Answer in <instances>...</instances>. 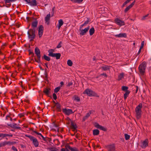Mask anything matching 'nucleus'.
I'll list each match as a JSON object with an SVG mask.
<instances>
[{"label":"nucleus","mask_w":151,"mask_h":151,"mask_svg":"<svg viewBox=\"0 0 151 151\" xmlns=\"http://www.w3.org/2000/svg\"><path fill=\"white\" fill-rule=\"evenodd\" d=\"M148 14H147V15H146L143 17L141 19V20H145L146 19V17H147L148 16Z\"/></svg>","instance_id":"nucleus-56"},{"label":"nucleus","mask_w":151,"mask_h":151,"mask_svg":"<svg viewBox=\"0 0 151 151\" xmlns=\"http://www.w3.org/2000/svg\"><path fill=\"white\" fill-rule=\"evenodd\" d=\"M50 50H49L48 51L49 54L48 55L49 56H51L52 57H55L56 59L58 60L60 59L61 55L60 53H53L52 52H50Z\"/></svg>","instance_id":"nucleus-6"},{"label":"nucleus","mask_w":151,"mask_h":151,"mask_svg":"<svg viewBox=\"0 0 151 151\" xmlns=\"http://www.w3.org/2000/svg\"><path fill=\"white\" fill-rule=\"evenodd\" d=\"M32 131H33V132L37 134L40 135L42 137V139L44 141H46V142L47 141V140H46V139L45 138V137H44L41 134V133H40L36 131L33 130Z\"/></svg>","instance_id":"nucleus-25"},{"label":"nucleus","mask_w":151,"mask_h":151,"mask_svg":"<svg viewBox=\"0 0 151 151\" xmlns=\"http://www.w3.org/2000/svg\"><path fill=\"white\" fill-rule=\"evenodd\" d=\"M128 89V87L125 86H122V90L123 91L125 92L127 91H129Z\"/></svg>","instance_id":"nucleus-33"},{"label":"nucleus","mask_w":151,"mask_h":151,"mask_svg":"<svg viewBox=\"0 0 151 151\" xmlns=\"http://www.w3.org/2000/svg\"><path fill=\"white\" fill-rule=\"evenodd\" d=\"M141 49H140V48H139V51H138V53H137V54L138 55H139L140 53L141 52Z\"/></svg>","instance_id":"nucleus-63"},{"label":"nucleus","mask_w":151,"mask_h":151,"mask_svg":"<svg viewBox=\"0 0 151 151\" xmlns=\"http://www.w3.org/2000/svg\"><path fill=\"white\" fill-rule=\"evenodd\" d=\"M135 2V1L134 0L133 2L127 7L124 9V12L125 13H126L129 10L131 9L134 5Z\"/></svg>","instance_id":"nucleus-11"},{"label":"nucleus","mask_w":151,"mask_h":151,"mask_svg":"<svg viewBox=\"0 0 151 151\" xmlns=\"http://www.w3.org/2000/svg\"><path fill=\"white\" fill-rule=\"evenodd\" d=\"M50 17V13L47 14L45 18V21L47 22V24L49 25L50 23L49 21Z\"/></svg>","instance_id":"nucleus-18"},{"label":"nucleus","mask_w":151,"mask_h":151,"mask_svg":"<svg viewBox=\"0 0 151 151\" xmlns=\"http://www.w3.org/2000/svg\"><path fill=\"white\" fill-rule=\"evenodd\" d=\"M142 107V103H140L136 107L135 109V111L136 113V116L137 119H139L141 117V109Z\"/></svg>","instance_id":"nucleus-1"},{"label":"nucleus","mask_w":151,"mask_h":151,"mask_svg":"<svg viewBox=\"0 0 151 151\" xmlns=\"http://www.w3.org/2000/svg\"><path fill=\"white\" fill-rule=\"evenodd\" d=\"M63 23L64 22L62 19H60L58 20V24L57 25L58 29H60L61 26L63 24Z\"/></svg>","instance_id":"nucleus-26"},{"label":"nucleus","mask_w":151,"mask_h":151,"mask_svg":"<svg viewBox=\"0 0 151 151\" xmlns=\"http://www.w3.org/2000/svg\"><path fill=\"white\" fill-rule=\"evenodd\" d=\"M144 41H142L141 43V45L140 46V49H142L144 46Z\"/></svg>","instance_id":"nucleus-50"},{"label":"nucleus","mask_w":151,"mask_h":151,"mask_svg":"<svg viewBox=\"0 0 151 151\" xmlns=\"http://www.w3.org/2000/svg\"><path fill=\"white\" fill-rule=\"evenodd\" d=\"M115 21L117 24L120 26L124 25L125 24L124 22V21L121 20L118 18L115 19Z\"/></svg>","instance_id":"nucleus-8"},{"label":"nucleus","mask_w":151,"mask_h":151,"mask_svg":"<svg viewBox=\"0 0 151 151\" xmlns=\"http://www.w3.org/2000/svg\"><path fill=\"white\" fill-rule=\"evenodd\" d=\"M65 147H66V148H68L70 150V149L72 147L69 145V144H66V145Z\"/></svg>","instance_id":"nucleus-55"},{"label":"nucleus","mask_w":151,"mask_h":151,"mask_svg":"<svg viewBox=\"0 0 151 151\" xmlns=\"http://www.w3.org/2000/svg\"><path fill=\"white\" fill-rule=\"evenodd\" d=\"M124 136L125 137V139L126 140H128L130 138V136L127 134H124Z\"/></svg>","instance_id":"nucleus-44"},{"label":"nucleus","mask_w":151,"mask_h":151,"mask_svg":"<svg viewBox=\"0 0 151 151\" xmlns=\"http://www.w3.org/2000/svg\"><path fill=\"white\" fill-rule=\"evenodd\" d=\"M86 25L85 24H84V23L82 24L80 26V29H81L82 27H83V26H85Z\"/></svg>","instance_id":"nucleus-61"},{"label":"nucleus","mask_w":151,"mask_h":151,"mask_svg":"<svg viewBox=\"0 0 151 151\" xmlns=\"http://www.w3.org/2000/svg\"><path fill=\"white\" fill-rule=\"evenodd\" d=\"M4 1L6 4H7L8 3L11 4V2H13L12 0H5Z\"/></svg>","instance_id":"nucleus-45"},{"label":"nucleus","mask_w":151,"mask_h":151,"mask_svg":"<svg viewBox=\"0 0 151 151\" xmlns=\"http://www.w3.org/2000/svg\"><path fill=\"white\" fill-rule=\"evenodd\" d=\"M99 129L104 131H107V129L106 128L101 125Z\"/></svg>","instance_id":"nucleus-40"},{"label":"nucleus","mask_w":151,"mask_h":151,"mask_svg":"<svg viewBox=\"0 0 151 151\" xmlns=\"http://www.w3.org/2000/svg\"><path fill=\"white\" fill-rule=\"evenodd\" d=\"M92 112V111H90L89 112L86 114V115L84 116L83 118L82 122H84L86 119H88V117L90 116Z\"/></svg>","instance_id":"nucleus-14"},{"label":"nucleus","mask_w":151,"mask_h":151,"mask_svg":"<svg viewBox=\"0 0 151 151\" xmlns=\"http://www.w3.org/2000/svg\"><path fill=\"white\" fill-rule=\"evenodd\" d=\"M130 91H126L125 93L124 94V99L125 100L127 98V97L129 96V94L130 93Z\"/></svg>","instance_id":"nucleus-29"},{"label":"nucleus","mask_w":151,"mask_h":151,"mask_svg":"<svg viewBox=\"0 0 151 151\" xmlns=\"http://www.w3.org/2000/svg\"><path fill=\"white\" fill-rule=\"evenodd\" d=\"M104 76L106 77H107V75L106 73H103L101 74L100 75V76Z\"/></svg>","instance_id":"nucleus-58"},{"label":"nucleus","mask_w":151,"mask_h":151,"mask_svg":"<svg viewBox=\"0 0 151 151\" xmlns=\"http://www.w3.org/2000/svg\"><path fill=\"white\" fill-rule=\"evenodd\" d=\"M11 4L8 3L7 4H6V7H9L10 6Z\"/></svg>","instance_id":"nucleus-60"},{"label":"nucleus","mask_w":151,"mask_h":151,"mask_svg":"<svg viewBox=\"0 0 151 151\" xmlns=\"http://www.w3.org/2000/svg\"><path fill=\"white\" fill-rule=\"evenodd\" d=\"M136 90L135 91V93H137L138 91L139 87L138 86H136Z\"/></svg>","instance_id":"nucleus-59"},{"label":"nucleus","mask_w":151,"mask_h":151,"mask_svg":"<svg viewBox=\"0 0 151 151\" xmlns=\"http://www.w3.org/2000/svg\"><path fill=\"white\" fill-rule=\"evenodd\" d=\"M55 9V7L54 6L52 8V14L51 15V17H52L54 15V12Z\"/></svg>","instance_id":"nucleus-53"},{"label":"nucleus","mask_w":151,"mask_h":151,"mask_svg":"<svg viewBox=\"0 0 151 151\" xmlns=\"http://www.w3.org/2000/svg\"><path fill=\"white\" fill-rule=\"evenodd\" d=\"M89 29V27L88 26L87 27L85 28L84 29H82L80 32V35H85L88 31Z\"/></svg>","instance_id":"nucleus-10"},{"label":"nucleus","mask_w":151,"mask_h":151,"mask_svg":"<svg viewBox=\"0 0 151 151\" xmlns=\"http://www.w3.org/2000/svg\"><path fill=\"white\" fill-rule=\"evenodd\" d=\"M113 36L114 37H118L126 38L127 37V34L126 33H120L119 34L113 35Z\"/></svg>","instance_id":"nucleus-12"},{"label":"nucleus","mask_w":151,"mask_h":151,"mask_svg":"<svg viewBox=\"0 0 151 151\" xmlns=\"http://www.w3.org/2000/svg\"><path fill=\"white\" fill-rule=\"evenodd\" d=\"M131 1V0H127L123 4L122 6V7H124L125 5L129 3Z\"/></svg>","instance_id":"nucleus-42"},{"label":"nucleus","mask_w":151,"mask_h":151,"mask_svg":"<svg viewBox=\"0 0 151 151\" xmlns=\"http://www.w3.org/2000/svg\"><path fill=\"white\" fill-rule=\"evenodd\" d=\"M13 135L12 134H3L2 133H0V137L1 138V139L4 138L6 137H12Z\"/></svg>","instance_id":"nucleus-15"},{"label":"nucleus","mask_w":151,"mask_h":151,"mask_svg":"<svg viewBox=\"0 0 151 151\" xmlns=\"http://www.w3.org/2000/svg\"><path fill=\"white\" fill-rule=\"evenodd\" d=\"M28 37L29 39H31V41L33 40L35 37V29H30L27 32Z\"/></svg>","instance_id":"nucleus-3"},{"label":"nucleus","mask_w":151,"mask_h":151,"mask_svg":"<svg viewBox=\"0 0 151 151\" xmlns=\"http://www.w3.org/2000/svg\"><path fill=\"white\" fill-rule=\"evenodd\" d=\"M45 78H46V79H47L48 78V77H47V69L45 68Z\"/></svg>","instance_id":"nucleus-51"},{"label":"nucleus","mask_w":151,"mask_h":151,"mask_svg":"<svg viewBox=\"0 0 151 151\" xmlns=\"http://www.w3.org/2000/svg\"><path fill=\"white\" fill-rule=\"evenodd\" d=\"M32 1H30V3H28V4L32 6H35L37 5V4L36 0H32Z\"/></svg>","instance_id":"nucleus-24"},{"label":"nucleus","mask_w":151,"mask_h":151,"mask_svg":"<svg viewBox=\"0 0 151 151\" xmlns=\"http://www.w3.org/2000/svg\"><path fill=\"white\" fill-rule=\"evenodd\" d=\"M94 126L96 127L97 129H99L101 125H100L97 122H95L94 124Z\"/></svg>","instance_id":"nucleus-43"},{"label":"nucleus","mask_w":151,"mask_h":151,"mask_svg":"<svg viewBox=\"0 0 151 151\" xmlns=\"http://www.w3.org/2000/svg\"><path fill=\"white\" fill-rule=\"evenodd\" d=\"M43 32L42 31H38V35L39 37H41L43 34Z\"/></svg>","instance_id":"nucleus-47"},{"label":"nucleus","mask_w":151,"mask_h":151,"mask_svg":"<svg viewBox=\"0 0 151 151\" xmlns=\"http://www.w3.org/2000/svg\"><path fill=\"white\" fill-rule=\"evenodd\" d=\"M13 143L10 141H5L0 143V147H4L7 145H12Z\"/></svg>","instance_id":"nucleus-16"},{"label":"nucleus","mask_w":151,"mask_h":151,"mask_svg":"<svg viewBox=\"0 0 151 151\" xmlns=\"http://www.w3.org/2000/svg\"><path fill=\"white\" fill-rule=\"evenodd\" d=\"M8 125L11 127L14 128L16 129H21V128L19 127H17L16 126L17 125V124L16 123H14L13 124H7Z\"/></svg>","instance_id":"nucleus-19"},{"label":"nucleus","mask_w":151,"mask_h":151,"mask_svg":"<svg viewBox=\"0 0 151 151\" xmlns=\"http://www.w3.org/2000/svg\"><path fill=\"white\" fill-rule=\"evenodd\" d=\"M12 149L13 150V151H17V149L16 147L14 146H13L12 147Z\"/></svg>","instance_id":"nucleus-52"},{"label":"nucleus","mask_w":151,"mask_h":151,"mask_svg":"<svg viewBox=\"0 0 151 151\" xmlns=\"http://www.w3.org/2000/svg\"><path fill=\"white\" fill-rule=\"evenodd\" d=\"M62 43V42L60 41L59 43L58 44V45L57 46V48H60L61 47V44Z\"/></svg>","instance_id":"nucleus-54"},{"label":"nucleus","mask_w":151,"mask_h":151,"mask_svg":"<svg viewBox=\"0 0 151 151\" xmlns=\"http://www.w3.org/2000/svg\"><path fill=\"white\" fill-rule=\"evenodd\" d=\"M147 67V63L145 62H142L139 66L138 69L140 73L143 75L145 73V69Z\"/></svg>","instance_id":"nucleus-2"},{"label":"nucleus","mask_w":151,"mask_h":151,"mask_svg":"<svg viewBox=\"0 0 151 151\" xmlns=\"http://www.w3.org/2000/svg\"><path fill=\"white\" fill-rule=\"evenodd\" d=\"M51 89L50 88H45L44 89L43 92L48 97L52 98L51 96H49V94L50 93Z\"/></svg>","instance_id":"nucleus-9"},{"label":"nucleus","mask_w":151,"mask_h":151,"mask_svg":"<svg viewBox=\"0 0 151 151\" xmlns=\"http://www.w3.org/2000/svg\"><path fill=\"white\" fill-rule=\"evenodd\" d=\"M108 151H115V148L114 145H110L108 146Z\"/></svg>","instance_id":"nucleus-20"},{"label":"nucleus","mask_w":151,"mask_h":151,"mask_svg":"<svg viewBox=\"0 0 151 151\" xmlns=\"http://www.w3.org/2000/svg\"><path fill=\"white\" fill-rule=\"evenodd\" d=\"M111 68V66L106 65H104L101 67L102 70L104 71H107L109 70Z\"/></svg>","instance_id":"nucleus-23"},{"label":"nucleus","mask_w":151,"mask_h":151,"mask_svg":"<svg viewBox=\"0 0 151 151\" xmlns=\"http://www.w3.org/2000/svg\"><path fill=\"white\" fill-rule=\"evenodd\" d=\"M66 119L67 120V121H70L71 122V121H72L71 119L69 117H67V118H66Z\"/></svg>","instance_id":"nucleus-64"},{"label":"nucleus","mask_w":151,"mask_h":151,"mask_svg":"<svg viewBox=\"0 0 151 151\" xmlns=\"http://www.w3.org/2000/svg\"><path fill=\"white\" fill-rule=\"evenodd\" d=\"M35 21L33 22L32 23V26L33 28V29L37 27L38 24V22L37 20V19H34Z\"/></svg>","instance_id":"nucleus-21"},{"label":"nucleus","mask_w":151,"mask_h":151,"mask_svg":"<svg viewBox=\"0 0 151 151\" xmlns=\"http://www.w3.org/2000/svg\"><path fill=\"white\" fill-rule=\"evenodd\" d=\"M93 135H98L99 134V131L98 129H94L93 131Z\"/></svg>","instance_id":"nucleus-28"},{"label":"nucleus","mask_w":151,"mask_h":151,"mask_svg":"<svg viewBox=\"0 0 151 151\" xmlns=\"http://www.w3.org/2000/svg\"><path fill=\"white\" fill-rule=\"evenodd\" d=\"M60 89V86L56 88L54 90V92L55 93H57L59 91Z\"/></svg>","instance_id":"nucleus-38"},{"label":"nucleus","mask_w":151,"mask_h":151,"mask_svg":"<svg viewBox=\"0 0 151 151\" xmlns=\"http://www.w3.org/2000/svg\"><path fill=\"white\" fill-rule=\"evenodd\" d=\"M44 27L42 25H41L39 27L38 31H42L43 32Z\"/></svg>","instance_id":"nucleus-41"},{"label":"nucleus","mask_w":151,"mask_h":151,"mask_svg":"<svg viewBox=\"0 0 151 151\" xmlns=\"http://www.w3.org/2000/svg\"><path fill=\"white\" fill-rule=\"evenodd\" d=\"M53 97L55 100H56L57 99V96L56 94L54 93L52 94Z\"/></svg>","instance_id":"nucleus-48"},{"label":"nucleus","mask_w":151,"mask_h":151,"mask_svg":"<svg viewBox=\"0 0 151 151\" xmlns=\"http://www.w3.org/2000/svg\"><path fill=\"white\" fill-rule=\"evenodd\" d=\"M19 116L20 117H22L24 116V114H19Z\"/></svg>","instance_id":"nucleus-62"},{"label":"nucleus","mask_w":151,"mask_h":151,"mask_svg":"<svg viewBox=\"0 0 151 151\" xmlns=\"http://www.w3.org/2000/svg\"><path fill=\"white\" fill-rule=\"evenodd\" d=\"M83 93L84 94H86L89 96H94L97 97H99V96L98 95L97 93L92 91L91 90L88 88L86 89L83 92Z\"/></svg>","instance_id":"nucleus-4"},{"label":"nucleus","mask_w":151,"mask_h":151,"mask_svg":"<svg viewBox=\"0 0 151 151\" xmlns=\"http://www.w3.org/2000/svg\"><path fill=\"white\" fill-rule=\"evenodd\" d=\"M71 151H78V150L77 148L76 147H71L70 150Z\"/></svg>","instance_id":"nucleus-46"},{"label":"nucleus","mask_w":151,"mask_h":151,"mask_svg":"<svg viewBox=\"0 0 151 151\" xmlns=\"http://www.w3.org/2000/svg\"><path fill=\"white\" fill-rule=\"evenodd\" d=\"M124 74L123 73H121L119 74L118 77V80L119 81L124 78Z\"/></svg>","instance_id":"nucleus-30"},{"label":"nucleus","mask_w":151,"mask_h":151,"mask_svg":"<svg viewBox=\"0 0 151 151\" xmlns=\"http://www.w3.org/2000/svg\"><path fill=\"white\" fill-rule=\"evenodd\" d=\"M71 125L72 126V128L74 129H76L77 128L76 124H74L73 121H71Z\"/></svg>","instance_id":"nucleus-31"},{"label":"nucleus","mask_w":151,"mask_h":151,"mask_svg":"<svg viewBox=\"0 0 151 151\" xmlns=\"http://www.w3.org/2000/svg\"><path fill=\"white\" fill-rule=\"evenodd\" d=\"M55 106H56V110L57 111L59 112H61V105L58 102H57L55 103Z\"/></svg>","instance_id":"nucleus-22"},{"label":"nucleus","mask_w":151,"mask_h":151,"mask_svg":"<svg viewBox=\"0 0 151 151\" xmlns=\"http://www.w3.org/2000/svg\"><path fill=\"white\" fill-rule=\"evenodd\" d=\"M42 58V59H44L48 61H50V58L49 57L47 56L45 54H44Z\"/></svg>","instance_id":"nucleus-27"},{"label":"nucleus","mask_w":151,"mask_h":151,"mask_svg":"<svg viewBox=\"0 0 151 151\" xmlns=\"http://www.w3.org/2000/svg\"><path fill=\"white\" fill-rule=\"evenodd\" d=\"M28 51L29 52V55H31L32 57H33L34 56V54L33 51H31L30 49H29Z\"/></svg>","instance_id":"nucleus-39"},{"label":"nucleus","mask_w":151,"mask_h":151,"mask_svg":"<svg viewBox=\"0 0 151 151\" xmlns=\"http://www.w3.org/2000/svg\"><path fill=\"white\" fill-rule=\"evenodd\" d=\"M73 84V83L71 81L70 82H69L68 83V84L67 85V86H72Z\"/></svg>","instance_id":"nucleus-57"},{"label":"nucleus","mask_w":151,"mask_h":151,"mask_svg":"<svg viewBox=\"0 0 151 151\" xmlns=\"http://www.w3.org/2000/svg\"><path fill=\"white\" fill-rule=\"evenodd\" d=\"M37 57V59L36 58H34L35 61L36 62L38 63H41V61L40 60L41 56H38V57Z\"/></svg>","instance_id":"nucleus-35"},{"label":"nucleus","mask_w":151,"mask_h":151,"mask_svg":"<svg viewBox=\"0 0 151 151\" xmlns=\"http://www.w3.org/2000/svg\"><path fill=\"white\" fill-rule=\"evenodd\" d=\"M35 54L37 57L41 56L40 51L38 47H36L35 50Z\"/></svg>","instance_id":"nucleus-17"},{"label":"nucleus","mask_w":151,"mask_h":151,"mask_svg":"<svg viewBox=\"0 0 151 151\" xmlns=\"http://www.w3.org/2000/svg\"><path fill=\"white\" fill-rule=\"evenodd\" d=\"M89 32L90 35H92L94 33L95 29L93 27L90 29Z\"/></svg>","instance_id":"nucleus-32"},{"label":"nucleus","mask_w":151,"mask_h":151,"mask_svg":"<svg viewBox=\"0 0 151 151\" xmlns=\"http://www.w3.org/2000/svg\"><path fill=\"white\" fill-rule=\"evenodd\" d=\"M62 112L65 114L67 115H69L74 113L71 109H67L65 108L62 109Z\"/></svg>","instance_id":"nucleus-7"},{"label":"nucleus","mask_w":151,"mask_h":151,"mask_svg":"<svg viewBox=\"0 0 151 151\" xmlns=\"http://www.w3.org/2000/svg\"><path fill=\"white\" fill-rule=\"evenodd\" d=\"M148 139H146L142 143L141 146L142 148H145L148 145Z\"/></svg>","instance_id":"nucleus-13"},{"label":"nucleus","mask_w":151,"mask_h":151,"mask_svg":"<svg viewBox=\"0 0 151 151\" xmlns=\"http://www.w3.org/2000/svg\"><path fill=\"white\" fill-rule=\"evenodd\" d=\"M74 100L76 101L77 102H79L80 101V98L79 97L76 95L74 96Z\"/></svg>","instance_id":"nucleus-36"},{"label":"nucleus","mask_w":151,"mask_h":151,"mask_svg":"<svg viewBox=\"0 0 151 151\" xmlns=\"http://www.w3.org/2000/svg\"><path fill=\"white\" fill-rule=\"evenodd\" d=\"M90 22V19L89 18H87V20L84 23L86 25L89 22Z\"/></svg>","instance_id":"nucleus-49"},{"label":"nucleus","mask_w":151,"mask_h":151,"mask_svg":"<svg viewBox=\"0 0 151 151\" xmlns=\"http://www.w3.org/2000/svg\"><path fill=\"white\" fill-rule=\"evenodd\" d=\"M67 63L68 65L70 66H72L73 63L72 61L70 60H68Z\"/></svg>","instance_id":"nucleus-37"},{"label":"nucleus","mask_w":151,"mask_h":151,"mask_svg":"<svg viewBox=\"0 0 151 151\" xmlns=\"http://www.w3.org/2000/svg\"><path fill=\"white\" fill-rule=\"evenodd\" d=\"M25 136L28 137L31 141H32V143L35 147L38 146L39 142L36 138L30 135H25Z\"/></svg>","instance_id":"nucleus-5"},{"label":"nucleus","mask_w":151,"mask_h":151,"mask_svg":"<svg viewBox=\"0 0 151 151\" xmlns=\"http://www.w3.org/2000/svg\"><path fill=\"white\" fill-rule=\"evenodd\" d=\"M83 1V0H71V1L73 3L78 4L81 3Z\"/></svg>","instance_id":"nucleus-34"}]
</instances>
